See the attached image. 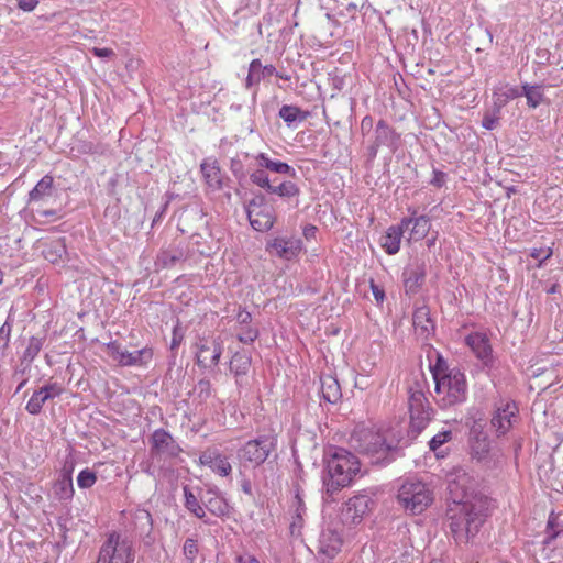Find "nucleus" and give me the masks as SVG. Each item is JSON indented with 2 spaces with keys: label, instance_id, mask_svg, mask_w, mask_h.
Returning a JSON list of instances; mask_svg holds the SVG:
<instances>
[{
  "label": "nucleus",
  "instance_id": "f257e3e1",
  "mask_svg": "<svg viewBox=\"0 0 563 563\" xmlns=\"http://www.w3.org/2000/svg\"><path fill=\"white\" fill-rule=\"evenodd\" d=\"M477 482L463 468H455L448 483L451 504L446 510L450 531L456 542L467 543L488 517L489 500L477 494Z\"/></svg>",
  "mask_w": 563,
  "mask_h": 563
},
{
  "label": "nucleus",
  "instance_id": "f03ea898",
  "mask_svg": "<svg viewBox=\"0 0 563 563\" xmlns=\"http://www.w3.org/2000/svg\"><path fill=\"white\" fill-rule=\"evenodd\" d=\"M350 446L357 453L371 459L375 464H388L404 455L409 445L404 430L399 427L384 431L366 427H356L350 437Z\"/></svg>",
  "mask_w": 563,
  "mask_h": 563
},
{
  "label": "nucleus",
  "instance_id": "7ed1b4c3",
  "mask_svg": "<svg viewBox=\"0 0 563 563\" xmlns=\"http://www.w3.org/2000/svg\"><path fill=\"white\" fill-rule=\"evenodd\" d=\"M327 455V476L323 477V484L327 495L332 496L351 484L360 472L361 463L354 454L343 448H331Z\"/></svg>",
  "mask_w": 563,
  "mask_h": 563
},
{
  "label": "nucleus",
  "instance_id": "20e7f679",
  "mask_svg": "<svg viewBox=\"0 0 563 563\" xmlns=\"http://www.w3.org/2000/svg\"><path fill=\"white\" fill-rule=\"evenodd\" d=\"M397 501L406 512L419 515L432 504L433 492L424 482L407 478L398 488Z\"/></svg>",
  "mask_w": 563,
  "mask_h": 563
},
{
  "label": "nucleus",
  "instance_id": "39448f33",
  "mask_svg": "<svg viewBox=\"0 0 563 563\" xmlns=\"http://www.w3.org/2000/svg\"><path fill=\"white\" fill-rule=\"evenodd\" d=\"M434 384V399L441 408L453 407L466 400V378L457 367H454L453 373H449L445 377H440Z\"/></svg>",
  "mask_w": 563,
  "mask_h": 563
},
{
  "label": "nucleus",
  "instance_id": "423d86ee",
  "mask_svg": "<svg viewBox=\"0 0 563 563\" xmlns=\"http://www.w3.org/2000/svg\"><path fill=\"white\" fill-rule=\"evenodd\" d=\"M133 543L117 531L107 534L101 543L95 563H134Z\"/></svg>",
  "mask_w": 563,
  "mask_h": 563
},
{
  "label": "nucleus",
  "instance_id": "0eeeda50",
  "mask_svg": "<svg viewBox=\"0 0 563 563\" xmlns=\"http://www.w3.org/2000/svg\"><path fill=\"white\" fill-rule=\"evenodd\" d=\"M408 405L410 424L405 439H408L410 444L431 421L433 409L423 391L421 389H413L412 387L409 389Z\"/></svg>",
  "mask_w": 563,
  "mask_h": 563
},
{
  "label": "nucleus",
  "instance_id": "6e6552de",
  "mask_svg": "<svg viewBox=\"0 0 563 563\" xmlns=\"http://www.w3.org/2000/svg\"><path fill=\"white\" fill-rule=\"evenodd\" d=\"M275 221L273 208L267 205L263 195L249 201V223L258 232L268 231Z\"/></svg>",
  "mask_w": 563,
  "mask_h": 563
},
{
  "label": "nucleus",
  "instance_id": "1a4fd4ad",
  "mask_svg": "<svg viewBox=\"0 0 563 563\" xmlns=\"http://www.w3.org/2000/svg\"><path fill=\"white\" fill-rule=\"evenodd\" d=\"M400 134L393 129L385 120H379L374 130V140L368 146V155L371 158L377 156L382 146L389 148L393 153L398 148Z\"/></svg>",
  "mask_w": 563,
  "mask_h": 563
},
{
  "label": "nucleus",
  "instance_id": "9d476101",
  "mask_svg": "<svg viewBox=\"0 0 563 563\" xmlns=\"http://www.w3.org/2000/svg\"><path fill=\"white\" fill-rule=\"evenodd\" d=\"M220 355V344L213 336H201L196 342V358L199 366L210 368L217 365Z\"/></svg>",
  "mask_w": 563,
  "mask_h": 563
},
{
  "label": "nucleus",
  "instance_id": "9b49d317",
  "mask_svg": "<svg viewBox=\"0 0 563 563\" xmlns=\"http://www.w3.org/2000/svg\"><path fill=\"white\" fill-rule=\"evenodd\" d=\"M371 498L366 495H357L350 498L341 510V521L345 526H354L362 521L368 511Z\"/></svg>",
  "mask_w": 563,
  "mask_h": 563
},
{
  "label": "nucleus",
  "instance_id": "f8f14e48",
  "mask_svg": "<svg viewBox=\"0 0 563 563\" xmlns=\"http://www.w3.org/2000/svg\"><path fill=\"white\" fill-rule=\"evenodd\" d=\"M109 355L117 361L121 366L141 365L144 358H151L152 353L147 349L135 350L129 352L123 350L118 341H111L107 344Z\"/></svg>",
  "mask_w": 563,
  "mask_h": 563
},
{
  "label": "nucleus",
  "instance_id": "ddd939ff",
  "mask_svg": "<svg viewBox=\"0 0 563 563\" xmlns=\"http://www.w3.org/2000/svg\"><path fill=\"white\" fill-rule=\"evenodd\" d=\"M275 445L276 438L271 432L249 440V462L261 465L267 460Z\"/></svg>",
  "mask_w": 563,
  "mask_h": 563
},
{
  "label": "nucleus",
  "instance_id": "4468645a",
  "mask_svg": "<svg viewBox=\"0 0 563 563\" xmlns=\"http://www.w3.org/2000/svg\"><path fill=\"white\" fill-rule=\"evenodd\" d=\"M342 547L341 536L332 529H325L320 533L318 540V554L323 562L332 560Z\"/></svg>",
  "mask_w": 563,
  "mask_h": 563
},
{
  "label": "nucleus",
  "instance_id": "2eb2a0df",
  "mask_svg": "<svg viewBox=\"0 0 563 563\" xmlns=\"http://www.w3.org/2000/svg\"><path fill=\"white\" fill-rule=\"evenodd\" d=\"M151 451L153 454H165L174 457L179 454L181 449L169 432L164 429H157L151 437Z\"/></svg>",
  "mask_w": 563,
  "mask_h": 563
},
{
  "label": "nucleus",
  "instance_id": "dca6fc26",
  "mask_svg": "<svg viewBox=\"0 0 563 563\" xmlns=\"http://www.w3.org/2000/svg\"><path fill=\"white\" fill-rule=\"evenodd\" d=\"M412 219H401L398 225H391L380 238V246L389 255L398 253L404 232L409 229Z\"/></svg>",
  "mask_w": 563,
  "mask_h": 563
},
{
  "label": "nucleus",
  "instance_id": "f3484780",
  "mask_svg": "<svg viewBox=\"0 0 563 563\" xmlns=\"http://www.w3.org/2000/svg\"><path fill=\"white\" fill-rule=\"evenodd\" d=\"M266 250L269 252L274 251L278 257L291 260L302 250V242L300 239L276 238L267 242Z\"/></svg>",
  "mask_w": 563,
  "mask_h": 563
},
{
  "label": "nucleus",
  "instance_id": "a211bd4d",
  "mask_svg": "<svg viewBox=\"0 0 563 563\" xmlns=\"http://www.w3.org/2000/svg\"><path fill=\"white\" fill-rule=\"evenodd\" d=\"M518 408L515 402H506L497 407L495 415L492 418V427L495 429L498 437L506 434L512 426V419L516 418Z\"/></svg>",
  "mask_w": 563,
  "mask_h": 563
},
{
  "label": "nucleus",
  "instance_id": "6ab92c4d",
  "mask_svg": "<svg viewBox=\"0 0 563 563\" xmlns=\"http://www.w3.org/2000/svg\"><path fill=\"white\" fill-rule=\"evenodd\" d=\"M199 462L203 466H208L212 472L221 476H228L231 473V464L217 449H207L200 456Z\"/></svg>",
  "mask_w": 563,
  "mask_h": 563
},
{
  "label": "nucleus",
  "instance_id": "aec40b11",
  "mask_svg": "<svg viewBox=\"0 0 563 563\" xmlns=\"http://www.w3.org/2000/svg\"><path fill=\"white\" fill-rule=\"evenodd\" d=\"M412 324L416 333L422 339L427 340L433 334L435 325L430 317V309L427 306H421L415 310Z\"/></svg>",
  "mask_w": 563,
  "mask_h": 563
},
{
  "label": "nucleus",
  "instance_id": "412c9836",
  "mask_svg": "<svg viewBox=\"0 0 563 563\" xmlns=\"http://www.w3.org/2000/svg\"><path fill=\"white\" fill-rule=\"evenodd\" d=\"M466 343L483 363L487 364L492 360L493 351L486 334L471 333L466 338Z\"/></svg>",
  "mask_w": 563,
  "mask_h": 563
},
{
  "label": "nucleus",
  "instance_id": "4be33fe9",
  "mask_svg": "<svg viewBox=\"0 0 563 563\" xmlns=\"http://www.w3.org/2000/svg\"><path fill=\"white\" fill-rule=\"evenodd\" d=\"M254 165L275 174L288 175L290 177L296 176V170L292 166L285 162L273 161L265 153H260L254 156Z\"/></svg>",
  "mask_w": 563,
  "mask_h": 563
},
{
  "label": "nucleus",
  "instance_id": "5701e85b",
  "mask_svg": "<svg viewBox=\"0 0 563 563\" xmlns=\"http://www.w3.org/2000/svg\"><path fill=\"white\" fill-rule=\"evenodd\" d=\"M269 195L278 196L286 201H296L295 207H298V198L301 194L300 187L292 180H283L280 183H274L272 189L268 191Z\"/></svg>",
  "mask_w": 563,
  "mask_h": 563
},
{
  "label": "nucleus",
  "instance_id": "b1692460",
  "mask_svg": "<svg viewBox=\"0 0 563 563\" xmlns=\"http://www.w3.org/2000/svg\"><path fill=\"white\" fill-rule=\"evenodd\" d=\"M426 279L423 265L417 264L404 272V284L407 294H417Z\"/></svg>",
  "mask_w": 563,
  "mask_h": 563
},
{
  "label": "nucleus",
  "instance_id": "393cba45",
  "mask_svg": "<svg viewBox=\"0 0 563 563\" xmlns=\"http://www.w3.org/2000/svg\"><path fill=\"white\" fill-rule=\"evenodd\" d=\"M186 260V253L179 247L163 250L158 253L155 265L158 268H170L178 262Z\"/></svg>",
  "mask_w": 563,
  "mask_h": 563
},
{
  "label": "nucleus",
  "instance_id": "a878e982",
  "mask_svg": "<svg viewBox=\"0 0 563 563\" xmlns=\"http://www.w3.org/2000/svg\"><path fill=\"white\" fill-rule=\"evenodd\" d=\"M132 525L140 536H148L153 529V519L150 511L139 508L132 514Z\"/></svg>",
  "mask_w": 563,
  "mask_h": 563
},
{
  "label": "nucleus",
  "instance_id": "bb28decb",
  "mask_svg": "<svg viewBox=\"0 0 563 563\" xmlns=\"http://www.w3.org/2000/svg\"><path fill=\"white\" fill-rule=\"evenodd\" d=\"M321 393L322 398L330 404H335L342 397L339 382L331 375L321 378Z\"/></svg>",
  "mask_w": 563,
  "mask_h": 563
},
{
  "label": "nucleus",
  "instance_id": "cd10ccee",
  "mask_svg": "<svg viewBox=\"0 0 563 563\" xmlns=\"http://www.w3.org/2000/svg\"><path fill=\"white\" fill-rule=\"evenodd\" d=\"M201 173L209 187L218 189L221 187L222 177L221 170L217 161H205L201 164Z\"/></svg>",
  "mask_w": 563,
  "mask_h": 563
},
{
  "label": "nucleus",
  "instance_id": "c85d7f7f",
  "mask_svg": "<svg viewBox=\"0 0 563 563\" xmlns=\"http://www.w3.org/2000/svg\"><path fill=\"white\" fill-rule=\"evenodd\" d=\"M54 179L49 175H45L35 185V187L29 194V202H38L46 197H51L53 192Z\"/></svg>",
  "mask_w": 563,
  "mask_h": 563
},
{
  "label": "nucleus",
  "instance_id": "c756f323",
  "mask_svg": "<svg viewBox=\"0 0 563 563\" xmlns=\"http://www.w3.org/2000/svg\"><path fill=\"white\" fill-rule=\"evenodd\" d=\"M416 211H412V222L410 225L409 239L415 241H420L427 236L430 230V219L427 216L415 217Z\"/></svg>",
  "mask_w": 563,
  "mask_h": 563
},
{
  "label": "nucleus",
  "instance_id": "7c9ffc66",
  "mask_svg": "<svg viewBox=\"0 0 563 563\" xmlns=\"http://www.w3.org/2000/svg\"><path fill=\"white\" fill-rule=\"evenodd\" d=\"M278 115L288 126H292L297 122H303L309 117V112L302 111L296 106L285 104L279 109Z\"/></svg>",
  "mask_w": 563,
  "mask_h": 563
},
{
  "label": "nucleus",
  "instance_id": "2f4dec72",
  "mask_svg": "<svg viewBox=\"0 0 563 563\" xmlns=\"http://www.w3.org/2000/svg\"><path fill=\"white\" fill-rule=\"evenodd\" d=\"M249 179L260 187L261 189L265 190L267 194L269 189H272V186L274 183H276L277 178H274L273 180L269 179L268 170L263 169L256 165H253L251 168V172L249 174Z\"/></svg>",
  "mask_w": 563,
  "mask_h": 563
},
{
  "label": "nucleus",
  "instance_id": "473e14b6",
  "mask_svg": "<svg viewBox=\"0 0 563 563\" xmlns=\"http://www.w3.org/2000/svg\"><path fill=\"white\" fill-rule=\"evenodd\" d=\"M185 497V508L191 512L195 517L203 519L206 516L205 508L200 505L198 498L191 492L188 485L183 487Z\"/></svg>",
  "mask_w": 563,
  "mask_h": 563
},
{
  "label": "nucleus",
  "instance_id": "72a5a7b5",
  "mask_svg": "<svg viewBox=\"0 0 563 563\" xmlns=\"http://www.w3.org/2000/svg\"><path fill=\"white\" fill-rule=\"evenodd\" d=\"M45 338L31 336L22 355V363L30 365L41 352Z\"/></svg>",
  "mask_w": 563,
  "mask_h": 563
},
{
  "label": "nucleus",
  "instance_id": "f704fd0d",
  "mask_svg": "<svg viewBox=\"0 0 563 563\" xmlns=\"http://www.w3.org/2000/svg\"><path fill=\"white\" fill-rule=\"evenodd\" d=\"M47 400H49L47 398V394L45 395L42 388H38L33 391L31 398L26 402L25 410L32 416H37L41 413L42 408Z\"/></svg>",
  "mask_w": 563,
  "mask_h": 563
},
{
  "label": "nucleus",
  "instance_id": "c9c22d12",
  "mask_svg": "<svg viewBox=\"0 0 563 563\" xmlns=\"http://www.w3.org/2000/svg\"><path fill=\"white\" fill-rule=\"evenodd\" d=\"M522 96L527 98V104L530 108H537L543 101V91L541 86L522 85Z\"/></svg>",
  "mask_w": 563,
  "mask_h": 563
},
{
  "label": "nucleus",
  "instance_id": "e433bc0d",
  "mask_svg": "<svg viewBox=\"0 0 563 563\" xmlns=\"http://www.w3.org/2000/svg\"><path fill=\"white\" fill-rule=\"evenodd\" d=\"M14 319L10 312L4 323L0 327V357H4L9 347Z\"/></svg>",
  "mask_w": 563,
  "mask_h": 563
},
{
  "label": "nucleus",
  "instance_id": "4c0bfd02",
  "mask_svg": "<svg viewBox=\"0 0 563 563\" xmlns=\"http://www.w3.org/2000/svg\"><path fill=\"white\" fill-rule=\"evenodd\" d=\"M435 362L430 363V372L433 380L437 382L440 377H445L449 373H453V368H450L445 358L439 353L434 352Z\"/></svg>",
  "mask_w": 563,
  "mask_h": 563
},
{
  "label": "nucleus",
  "instance_id": "58836bf2",
  "mask_svg": "<svg viewBox=\"0 0 563 563\" xmlns=\"http://www.w3.org/2000/svg\"><path fill=\"white\" fill-rule=\"evenodd\" d=\"M230 371L234 373L236 384L243 385L244 383V375L246 374V363L244 362V356L236 352L231 361H230Z\"/></svg>",
  "mask_w": 563,
  "mask_h": 563
},
{
  "label": "nucleus",
  "instance_id": "ea45409f",
  "mask_svg": "<svg viewBox=\"0 0 563 563\" xmlns=\"http://www.w3.org/2000/svg\"><path fill=\"white\" fill-rule=\"evenodd\" d=\"M56 495L59 499H70L74 496L73 481L69 475H64L56 485Z\"/></svg>",
  "mask_w": 563,
  "mask_h": 563
},
{
  "label": "nucleus",
  "instance_id": "a19ab883",
  "mask_svg": "<svg viewBox=\"0 0 563 563\" xmlns=\"http://www.w3.org/2000/svg\"><path fill=\"white\" fill-rule=\"evenodd\" d=\"M206 508L216 516H223L228 511L227 501L220 496H212L205 501Z\"/></svg>",
  "mask_w": 563,
  "mask_h": 563
},
{
  "label": "nucleus",
  "instance_id": "79ce46f5",
  "mask_svg": "<svg viewBox=\"0 0 563 563\" xmlns=\"http://www.w3.org/2000/svg\"><path fill=\"white\" fill-rule=\"evenodd\" d=\"M65 244L62 241L52 242L45 250L44 256L52 263L57 262L65 254Z\"/></svg>",
  "mask_w": 563,
  "mask_h": 563
},
{
  "label": "nucleus",
  "instance_id": "37998d69",
  "mask_svg": "<svg viewBox=\"0 0 563 563\" xmlns=\"http://www.w3.org/2000/svg\"><path fill=\"white\" fill-rule=\"evenodd\" d=\"M199 552L198 542L194 538H187L183 545V553L187 563H194Z\"/></svg>",
  "mask_w": 563,
  "mask_h": 563
},
{
  "label": "nucleus",
  "instance_id": "c03bdc74",
  "mask_svg": "<svg viewBox=\"0 0 563 563\" xmlns=\"http://www.w3.org/2000/svg\"><path fill=\"white\" fill-rule=\"evenodd\" d=\"M97 482V475L93 471L89 468H85L80 471V473L77 476V484L80 488H90L95 485Z\"/></svg>",
  "mask_w": 563,
  "mask_h": 563
},
{
  "label": "nucleus",
  "instance_id": "a18cd8bd",
  "mask_svg": "<svg viewBox=\"0 0 563 563\" xmlns=\"http://www.w3.org/2000/svg\"><path fill=\"white\" fill-rule=\"evenodd\" d=\"M212 393L211 383L208 379H200L194 388V394L200 402L206 401Z\"/></svg>",
  "mask_w": 563,
  "mask_h": 563
},
{
  "label": "nucleus",
  "instance_id": "49530a36",
  "mask_svg": "<svg viewBox=\"0 0 563 563\" xmlns=\"http://www.w3.org/2000/svg\"><path fill=\"white\" fill-rule=\"evenodd\" d=\"M190 242L194 246H196V251L203 256H209L212 253V247L203 241V238L195 233L190 236Z\"/></svg>",
  "mask_w": 563,
  "mask_h": 563
},
{
  "label": "nucleus",
  "instance_id": "de8ad7c7",
  "mask_svg": "<svg viewBox=\"0 0 563 563\" xmlns=\"http://www.w3.org/2000/svg\"><path fill=\"white\" fill-rule=\"evenodd\" d=\"M452 438L451 431H443L439 432L438 434L433 435L431 440L429 441V448L431 451L437 452L441 445L450 441Z\"/></svg>",
  "mask_w": 563,
  "mask_h": 563
},
{
  "label": "nucleus",
  "instance_id": "09e8293b",
  "mask_svg": "<svg viewBox=\"0 0 563 563\" xmlns=\"http://www.w3.org/2000/svg\"><path fill=\"white\" fill-rule=\"evenodd\" d=\"M261 70L262 64L258 59H254L249 64V86L262 80Z\"/></svg>",
  "mask_w": 563,
  "mask_h": 563
},
{
  "label": "nucleus",
  "instance_id": "8fccbe9b",
  "mask_svg": "<svg viewBox=\"0 0 563 563\" xmlns=\"http://www.w3.org/2000/svg\"><path fill=\"white\" fill-rule=\"evenodd\" d=\"M43 393L46 395L48 399H53L58 397L63 393V388L57 383H48L41 387Z\"/></svg>",
  "mask_w": 563,
  "mask_h": 563
},
{
  "label": "nucleus",
  "instance_id": "3c124183",
  "mask_svg": "<svg viewBox=\"0 0 563 563\" xmlns=\"http://www.w3.org/2000/svg\"><path fill=\"white\" fill-rule=\"evenodd\" d=\"M500 96L505 98V101L514 100L522 96V88L506 86Z\"/></svg>",
  "mask_w": 563,
  "mask_h": 563
},
{
  "label": "nucleus",
  "instance_id": "603ef678",
  "mask_svg": "<svg viewBox=\"0 0 563 563\" xmlns=\"http://www.w3.org/2000/svg\"><path fill=\"white\" fill-rule=\"evenodd\" d=\"M18 8L24 12H32L38 4L40 0H16Z\"/></svg>",
  "mask_w": 563,
  "mask_h": 563
},
{
  "label": "nucleus",
  "instance_id": "864d4df0",
  "mask_svg": "<svg viewBox=\"0 0 563 563\" xmlns=\"http://www.w3.org/2000/svg\"><path fill=\"white\" fill-rule=\"evenodd\" d=\"M477 445L478 448L473 446V452L478 460H482L484 455L488 452V444L485 441H483L482 443L477 441Z\"/></svg>",
  "mask_w": 563,
  "mask_h": 563
},
{
  "label": "nucleus",
  "instance_id": "5fc2aeb1",
  "mask_svg": "<svg viewBox=\"0 0 563 563\" xmlns=\"http://www.w3.org/2000/svg\"><path fill=\"white\" fill-rule=\"evenodd\" d=\"M371 289H372L373 296L376 299V301L377 302H382L384 300V297H385L384 290L379 286H377L374 283V280H371Z\"/></svg>",
  "mask_w": 563,
  "mask_h": 563
},
{
  "label": "nucleus",
  "instance_id": "6e6d98bb",
  "mask_svg": "<svg viewBox=\"0 0 563 563\" xmlns=\"http://www.w3.org/2000/svg\"><path fill=\"white\" fill-rule=\"evenodd\" d=\"M91 52L95 56L101 57V58L111 57L114 55V52L111 48H107V47H103V48L93 47L91 49Z\"/></svg>",
  "mask_w": 563,
  "mask_h": 563
},
{
  "label": "nucleus",
  "instance_id": "4d7b16f0",
  "mask_svg": "<svg viewBox=\"0 0 563 563\" xmlns=\"http://www.w3.org/2000/svg\"><path fill=\"white\" fill-rule=\"evenodd\" d=\"M497 124V119L493 115L486 114L483 118L482 126L486 130H493L495 129Z\"/></svg>",
  "mask_w": 563,
  "mask_h": 563
},
{
  "label": "nucleus",
  "instance_id": "13d9d810",
  "mask_svg": "<svg viewBox=\"0 0 563 563\" xmlns=\"http://www.w3.org/2000/svg\"><path fill=\"white\" fill-rule=\"evenodd\" d=\"M231 168L236 177L243 176V164L241 161L232 158Z\"/></svg>",
  "mask_w": 563,
  "mask_h": 563
},
{
  "label": "nucleus",
  "instance_id": "bf43d9fd",
  "mask_svg": "<svg viewBox=\"0 0 563 563\" xmlns=\"http://www.w3.org/2000/svg\"><path fill=\"white\" fill-rule=\"evenodd\" d=\"M317 227L316 225H312V224H307L305 228H303V236L307 239V240H311V239H314L316 238V234H317Z\"/></svg>",
  "mask_w": 563,
  "mask_h": 563
},
{
  "label": "nucleus",
  "instance_id": "052dcab7",
  "mask_svg": "<svg viewBox=\"0 0 563 563\" xmlns=\"http://www.w3.org/2000/svg\"><path fill=\"white\" fill-rule=\"evenodd\" d=\"M373 118L371 115H366L363 118L361 122V129L363 133H368L373 128Z\"/></svg>",
  "mask_w": 563,
  "mask_h": 563
},
{
  "label": "nucleus",
  "instance_id": "680f3d73",
  "mask_svg": "<svg viewBox=\"0 0 563 563\" xmlns=\"http://www.w3.org/2000/svg\"><path fill=\"white\" fill-rule=\"evenodd\" d=\"M433 174L434 176L433 179L431 180V184L437 187H441L444 183L445 174L440 170H434Z\"/></svg>",
  "mask_w": 563,
  "mask_h": 563
},
{
  "label": "nucleus",
  "instance_id": "e2e57ef3",
  "mask_svg": "<svg viewBox=\"0 0 563 563\" xmlns=\"http://www.w3.org/2000/svg\"><path fill=\"white\" fill-rule=\"evenodd\" d=\"M275 71H276V69L273 65L262 66V70H261L262 79L272 77L275 74Z\"/></svg>",
  "mask_w": 563,
  "mask_h": 563
},
{
  "label": "nucleus",
  "instance_id": "0e129e2a",
  "mask_svg": "<svg viewBox=\"0 0 563 563\" xmlns=\"http://www.w3.org/2000/svg\"><path fill=\"white\" fill-rule=\"evenodd\" d=\"M561 533H563V530H553L548 531V537L543 541L544 545H550L553 540H555Z\"/></svg>",
  "mask_w": 563,
  "mask_h": 563
},
{
  "label": "nucleus",
  "instance_id": "69168bd1",
  "mask_svg": "<svg viewBox=\"0 0 563 563\" xmlns=\"http://www.w3.org/2000/svg\"><path fill=\"white\" fill-rule=\"evenodd\" d=\"M556 519L558 517L555 516V514L552 511L549 516V519H548V522H547V531H553V530H556L555 527H556Z\"/></svg>",
  "mask_w": 563,
  "mask_h": 563
},
{
  "label": "nucleus",
  "instance_id": "338daca9",
  "mask_svg": "<svg viewBox=\"0 0 563 563\" xmlns=\"http://www.w3.org/2000/svg\"><path fill=\"white\" fill-rule=\"evenodd\" d=\"M296 504H297V506H296L297 517L301 518V511L305 510V506H303V501L300 498L299 494L296 495Z\"/></svg>",
  "mask_w": 563,
  "mask_h": 563
},
{
  "label": "nucleus",
  "instance_id": "774afa93",
  "mask_svg": "<svg viewBox=\"0 0 563 563\" xmlns=\"http://www.w3.org/2000/svg\"><path fill=\"white\" fill-rule=\"evenodd\" d=\"M180 341H181V338H177L176 333H174V336H173V340L170 343V349L175 350L176 347H178L180 344Z\"/></svg>",
  "mask_w": 563,
  "mask_h": 563
}]
</instances>
